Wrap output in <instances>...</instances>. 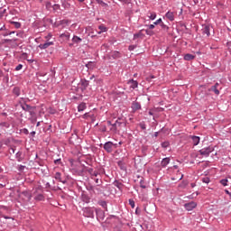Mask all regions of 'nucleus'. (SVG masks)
<instances>
[{
	"mask_svg": "<svg viewBox=\"0 0 231 231\" xmlns=\"http://www.w3.org/2000/svg\"><path fill=\"white\" fill-rule=\"evenodd\" d=\"M97 208L95 207H87L82 208L84 217H90V219H95V213Z\"/></svg>",
	"mask_w": 231,
	"mask_h": 231,
	"instance_id": "f257e3e1",
	"label": "nucleus"
},
{
	"mask_svg": "<svg viewBox=\"0 0 231 231\" xmlns=\"http://www.w3.org/2000/svg\"><path fill=\"white\" fill-rule=\"evenodd\" d=\"M108 125H112L110 131L113 133H116L118 127H122V125H125V121L122 118H118L114 124H111V121H107Z\"/></svg>",
	"mask_w": 231,
	"mask_h": 231,
	"instance_id": "f03ea898",
	"label": "nucleus"
},
{
	"mask_svg": "<svg viewBox=\"0 0 231 231\" xmlns=\"http://www.w3.org/2000/svg\"><path fill=\"white\" fill-rule=\"evenodd\" d=\"M33 194L35 201H44L45 198L42 194V186L36 187Z\"/></svg>",
	"mask_w": 231,
	"mask_h": 231,
	"instance_id": "7ed1b4c3",
	"label": "nucleus"
},
{
	"mask_svg": "<svg viewBox=\"0 0 231 231\" xmlns=\"http://www.w3.org/2000/svg\"><path fill=\"white\" fill-rule=\"evenodd\" d=\"M116 147H118V144L113 143V142L108 141L105 143L103 149L106 151V152L111 153L113 152V151H115V149H116Z\"/></svg>",
	"mask_w": 231,
	"mask_h": 231,
	"instance_id": "20e7f679",
	"label": "nucleus"
},
{
	"mask_svg": "<svg viewBox=\"0 0 231 231\" xmlns=\"http://www.w3.org/2000/svg\"><path fill=\"white\" fill-rule=\"evenodd\" d=\"M200 156H203L204 158H208L210 156L211 152H214V147L213 146H208L205 148H202L199 151Z\"/></svg>",
	"mask_w": 231,
	"mask_h": 231,
	"instance_id": "39448f33",
	"label": "nucleus"
},
{
	"mask_svg": "<svg viewBox=\"0 0 231 231\" xmlns=\"http://www.w3.org/2000/svg\"><path fill=\"white\" fill-rule=\"evenodd\" d=\"M54 180H56V181H59L60 183H62L63 185H66V183H68V179H66V177L62 176V173L60 171H57L54 175H53Z\"/></svg>",
	"mask_w": 231,
	"mask_h": 231,
	"instance_id": "423d86ee",
	"label": "nucleus"
},
{
	"mask_svg": "<svg viewBox=\"0 0 231 231\" xmlns=\"http://www.w3.org/2000/svg\"><path fill=\"white\" fill-rule=\"evenodd\" d=\"M96 216H97V221H99V223H102V221H104V219H106V212H104V210L100 209V208H96Z\"/></svg>",
	"mask_w": 231,
	"mask_h": 231,
	"instance_id": "0eeeda50",
	"label": "nucleus"
},
{
	"mask_svg": "<svg viewBox=\"0 0 231 231\" xmlns=\"http://www.w3.org/2000/svg\"><path fill=\"white\" fill-rule=\"evenodd\" d=\"M212 28V26L208 25V24H202V35H207V37H210V29Z\"/></svg>",
	"mask_w": 231,
	"mask_h": 231,
	"instance_id": "6e6552de",
	"label": "nucleus"
},
{
	"mask_svg": "<svg viewBox=\"0 0 231 231\" xmlns=\"http://www.w3.org/2000/svg\"><path fill=\"white\" fill-rule=\"evenodd\" d=\"M219 89H221V86L219 83H216L215 85L211 86L210 88H208V91L215 93V95H219Z\"/></svg>",
	"mask_w": 231,
	"mask_h": 231,
	"instance_id": "1a4fd4ad",
	"label": "nucleus"
},
{
	"mask_svg": "<svg viewBox=\"0 0 231 231\" xmlns=\"http://www.w3.org/2000/svg\"><path fill=\"white\" fill-rule=\"evenodd\" d=\"M196 207H198V204L194 201L184 204V208H186L188 211L194 210Z\"/></svg>",
	"mask_w": 231,
	"mask_h": 231,
	"instance_id": "9d476101",
	"label": "nucleus"
},
{
	"mask_svg": "<svg viewBox=\"0 0 231 231\" xmlns=\"http://www.w3.org/2000/svg\"><path fill=\"white\" fill-rule=\"evenodd\" d=\"M88 86H89V81L87 79H81L79 82V88L81 91H86L88 89Z\"/></svg>",
	"mask_w": 231,
	"mask_h": 231,
	"instance_id": "9b49d317",
	"label": "nucleus"
},
{
	"mask_svg": "<svg viewBox=\"0 0 231 231\" xmlns=\"http://www.w3.org/2000/svg\"><path fill=\"white\" fill-rule=\"evenodd\" d=\"M87 172H88V174H90L91 180H95V178H97V176H98V174H100V172L93 170V168H88Z\"/></svg>",
	"mask_w": 231,
	"mask_h": 231,
	"instance_id": "f8f14e48",
	"label": "nucleus"
},
{
	"mask_svg": "<svg viewBox=\"0 0 231 231\" xmlns=\"http://www.w3.org/2000/svg\"><path fill=\"white\" fill-rule=\"evenodd\" d=\"M81 201H83V203L89 204L91 203V197H89V195H88L87 193L83 192L81 194Z\"/></svg>",
	"mask_w": 231,
	"mask_h": 231,
	"instance_id": "ddd939ff",
	"label": "nucleus"
},
{
	"mask_svg": "<svg viewBox=\"0 0 231 231\" xmlns=\"http://www.w3.org/2000/svg\"><path fill=\"white\" fill-rule=\"evenodd\" d=\"M189 138L191 139L194 146L199 145V142L201 140V138L199 136L190 135Z\"/></svg>",
	"mask_w": 231,
	"mask_h": 231,
	"instance_id": "4468645a",
	"label": "nucleus"
},
{
	"mask_svg": "<svg viewBox=\"0 0 231 231\" xmlns=\"http://www.w3.org/2000/svg\"><path fill=\"white\" fill-rule=\"evenodd\" d=\"M50 46H53V42H47L45 43H41L38 48L40 50H47V48H50Z\"/></svg>",
	"mask_w": 231,
	"mask_h": 231,
	"instance_id": "2eb2a0df",
	"label": "nucleus"
},
{
	"mask_svg": "<svg viewBox=\"0 0 231 231\" xmlns=\"http://www.w3.org/2000/svg\"><path fill=\"white\" fill-rule=\"evenodd\" d=\"M127 84L130 86L131 89H136V88H138V81L134 79L128 80Z\"/></svg>",
	"mask_w": 231,
	"mask_h": 231,
	"instance_id": "dca6fc26",
	"label": "nucleus"
},
{
	"mask_svg": "<svg viewBox=\"0 0 231 231\" xmlns=\"http://www.w3.org/2000/svg\"><path fill=\"white\" fill-rule=\"evenodd\" d=\"M131 107L133 111H138L142 109V105L138 101H134Z\"/></svg>",
	"mask_w": 231,
	"mask_h": 231,
	"instance_id": "f3484780",
	"label": "nucleus"
},
{
	"mask_svg": "<svg viewBox=\"0 0 231 231\" xmlns=\"http://www.w3.org/2000/svg\"><path fill=\"white\" fill-rule=\"evenodd\" d=\"M170 163H171V158L165 157L161 162V167H162V169H165V167H167V165H169Z\"/></svg>",
	"mask_w": 231,
	"mask_h": 231,
	"instance_id": "a211bd4d",
	"label": "nucleus"
},
{
	"mask_svg": "<svg viewBox=\"0 0 231 231\" xmlns=\"http://www.w3.org/2000/svg\"><path fill=\"white\" fill-rule=\"evenodd\" d=\"M21 107H22V109H23V111H26L27 113H29L30 110L32 109V108H34L35 106H30V105L24 103V104H21Z\"/></svg>",
	"mask_w": 231,
	"mask_h": 231,
	"instance_id": "6ab92c4d",
	"label": "nucleus"
},
{
	"mask_svg": "<svg viewBox=\"0 0 231 231\" xmlns=\"http://www.w3.org/2000/svg\"><path fill=\"white\" fill-rule=\"evenodd\" d=\"M14 33H15V31L5 30V31L0 32V36L8 37V35H14Z\"/></svg>",
	"mask_w": 231,
	"mask_h": 231,
	"instance_id": "aec40b11",
	"label": "nucleus"
},
{
	"mask_svg": "<svg viewBox=\"0 0 231 231\" xmlns=\"http://www.w3.org/2000/svg\"><path fill=\"white\" fill-rule=\"evenodd\" d=\"M113 186L118 188L119 190H122V189H124V184L120 181H118L117 180H116L113 182Z\"/></svg>",
	"mask_w": 231,
	"mask_h": 231,
	"instance_id": "412c9836",
	"label": "nucleus"
},
{
	"mask_svg": "<svg viewBox=\"0 0 231 231\" xmlns=\"http://www.w3.org/2000/svg\"><path fill=\"white\" fill-rule=\"evenodd\" d=\"M96 67H97V63L95 61H88L86 64V68H88V69H95Z\"/></svg>",
	"mask_w": 231,
	"mask_h": 231,
	"instance_id": "4be33fe9",
	"label": "nucleus"
},
{
	"mask_svg": "<svg viewBox=\"0 0 231 231\" xmlns=\"http://www.w3.org/2000/svg\"><path fill=\"white\" fill-rule=\"evenodd\" d=\"M19 39L17 38H13V39H4L2 40V44H8V42H17Z\"/></svg>",
	"mask_w": 231,
	"mask_h": 231,
	"instance_id": "5701e85b",
	"label": "nucleus"
},
{
	"mask_svg": "<svg viewBox=\"0 0 231 231\" xmlns=\"http://www.w3.org/2000/svg\"><path fill=\"white\" fill-rule=\"evenodd\" d=\"M194 59H196V56L190 53H187L184 55V60L189 61V60H194Z\"/></svg>",
	"mask_w": 231,
	"mask_h": 231,
	"instance_id": "b1692460",
	"label": "nucleus"
},
{
	"mask_svg": "<svg viewBox=\"0 0 231 231\" xmlns=\"http://www.w3.org/2000/svg\"><path fill=\"white\" fill-rule=\"evenodd\" d=\"M88 106L86 105V103H81L78 106V111L79 113H82V111H85V109H87Z\"/></svg>",
	"mask_w": 231,
	"mask_h": 231,
	"instance_id": "393cba45",
	"label": "nucleus"
},
{
	"mask_svg": "<svg viewBox=\"0 0 231 231\" xmlns=\"http://www.w3.org/2000/svg\"><path fill=\"white\" fill-rule=\"evenodd\" d=\"M61 6L64 8V10H69L71 8V5L66 0L61 2Z\"/></svg>",
	"mask_w": 231,
	"mask_h": 231,
	"instance_id": "a878e982",
	"label": "nucleus"
},
{
	"mask_svg": "<svg viewBox=\"0 0 231 231\" xmlns=\"http://www.w3.org/2000/svg\"><path fill=\"white\" fill-rule=\"evenodd\" d=\"M98 30H100L99 32H97L98 35H100V33H104L105 32H107V27H106V25L104 24H100L98 26Z\"/></svg>",
	"mask_w": 231,
	"mask_h": 231,
	"instance_id": "bb28decb",
	"label": "nucleus"
},
{
	"mask_svg": "<svg viewBox=\"0 0 231 231\" xmlns=\"http://www.w3.org/2000/svg\"><path fill=\"white\" fill-rule=\"evenodd\" d=\"M165 17H167L169 21H174V13L168 11L165 14Z\"/></svg>",
	"mask_w": 231,
	"mask_h": 231,
	"instance_id": "cd10ccee",
	"label": "nucleus"
},
{
	"mask_svg": "<svg viewBox=\"0 0 231 231\" xmlns=\"http://www.w3.org/2000/svg\"><path fill=\"white\" fill-rule=\"evenodd\" d=\"M22 194L24 196V198H26L27 201H32V193L28 191H23Z\"/></svg>",
	"mask_w": 231,
	"mask_h": 231,
	"instance_id": "c85d7f7f",
	"label": "nucleus"
},
{
	"mask_svg": "<svg viewBox=\"0 0 231 231\" xmlns=\"http://www.w3.org/2000/svg\"><path fill=\"white\" fill-rule=\"evenodd\" d=\"M72 42H74V44H80V42H82V40L80 37L74 35L72 38Z\"/></svg>",
	"mask_w": 231,
	"mask_h": 231,
	"instance_id": "c756f323",
	"label": "nucleus"
},
{
	"mask_svg": "<svg viewBox=\"0 0 231 231\" xmlns=\"http://www.w3.org/2000/svg\"><path fill=\"white\" fill-rule=\"evenodd\" d=\"M15 158L17 162H23V160H24V158L23 157V152H17L15 154Z\"/></svg>",
	"mask_w": 231,
	"mask_h": 231,
	"instance_id": "7c9ffc66",
	"label": "nucleus"
},
{
	"mask_svg": "<svg viewBox=\"0 0 231 231\" xmlns=\"http://www.w3.org/2000/svg\"><path fill=\"white\" fill-rule=\"evenodd\" d=\"M13 93L15 95V97L21 96V88L19 87H14L13 89Z\"/></svg>",
	"mask_w": 231,
	"mask_h": 231,
	"instance_id": "2f4dec72",
	"label": "nucleus"
},
{
	"mask_svg": "<svg viewBox=\"0 0 231 231\" xmlns=\"http://www.w3.org/2000/svg\"><path fill=\"white\" fill-rule=\"evenodd\" d=\"M98 205L102 207V208H105V210H107V202L106 200L98 201Z\"/></svg>",
	"mask_w": 231,
	"mask_h": 231,
	"instance_id": "473e14b6",
	"label": "nucleus"
},
{
	"mask_svg": "<svg viewBox=\"0 0 231 231\" xmlns=\"http://www.w3.org/2000/svg\"><path fill=\"white\" fill-rule=\"evenodd\" d=\"M0 127H2L3 129H10V123L1 122L0 123Z\"/></svg>",
	"mask_w": 231,
	"mask_h": 231,
	"instance_id": "72a5a7b5",
	"label": "nucleus"
},
{
	"mask_svg": "<svg viewBox=\"0 0 231 231\" xmlns=\"http://www.w3.org/2000/svg\"><path fill=\"white\" fill-rule=\"evenodd\" d=\"M94 192H96V194H102L104 189H102L100 186H94Z\"/></svg>",
	"mask_w": 231,
	"mask_h": 231,
	"instance_id": "f704fd0d",
	"label": "nucleus"
},
{
	"mask_svg": "<svg viewBox=\"0 0 231 231\" xmlns=\"http://www.w3.org/2000/svg\"><path fill=\"white\" fill-rule=\"evenodd\" d=\"M148 17L151 21H154L156 19V13L154 12H148Z\"/></svg>",
	"mask_w": 231,
	"mask_h": 231,
	"instance_id": "c9c22d12",
	"label": "nucleus"
},
{
	"mask_svg": "<svg viewBox=\"0 0 231 231\" xmlns=\"http://www.w3.org/2000/svg\"><path fill=\"white\" fill-rule=\"evenodd\" d=\"M37 109V106H34L32 109H31L28 113L30 115V116H37V113L35 112V110Z\"/></svg>",
	"mask_w": 231,
	"mask_h": 231,
	"instance_id": "e433bc0d",
	"label": "nucleus"
},
{
	"mask_svg": "<svg viewBox=\"0 0 231 231\" xmlns=\"http://www.w3.org/2000/svg\"><path fill=\"white\" fill-rule=\"evenodd\" d=\"M140 187H141V189H147V186L145 185V180L143 179V178H142L141 180H140Z\"/></svg>",
	"mask_w": 231,
	"mask_h": 231,
	"instance_id": "4c0bfd02",
	"label": "nucleus"
},
{
	"mask_svg": "<svg viewBox=\"0 0 231 231\" xmlns=\"http://www.w3.org/2000/svg\"><path fill=\"white\" fill-rule=\"evenodd\" d=\"M87 190H88V192H90V194H96L97 193L95 191V186L87 187Z\"/></svg>",
	"mask_w": 231,
	"mask_h": 231,
	"instance_id": "58836bf2",
	"label": "nucleus"
},
{
	"mask_svg": "<svg viewBox=\"0 0 231 231\" xmlns=\"http://www.w3.org/2000/svg\"><path fill=\"white\" fill-rule=\"evenodd\" d=\"M69 36H70L69 32H65V33L60 34V37L62 39H66L67 41H69Z\"/></svg>",
	"mask_w": 231,
	"mask_h": 231,
	"instance_id": "ea45409f",
	"label": "nucleus"
},
{
	"mask_svg": "<svg viewBox=\"0 0 231 231\" xmlns=\"http://www.w3.org/2000/svg\"><path fill=\"white\" fill-rule=\"evenodd\" d=\"M94 180L95 183H97V187H100V185H102L103 181L102 180H99V179H97V177H94Z\"/></svg>",
	"mask_w": 231,
	"mask_h": 231,
	"instance_id": "a19ab883",
	"label": "nucleus"
},
{
	"mask_svg": "<svg viewBox=\"0 0 231 231\" xmlns=\"http://www.w3.org/2000/svg\"><path fill=\"white\" fill-rule=\"evenodd\" d=\"M143 33H142V31L138 32L137 33L134 34V41L136 39H139V37H142Z\"/></svg>",
	"mask_w": 231,
	"mask_h": 231,
	"instance_id": "79ce46f5",
	"label": "nucleus"
},
{
	"mask_svg": "<svg viewBox=\"0 0 231 231\" xmlns=\"http://www.w3.org/2000/svg\"><path fill=\"white\" fill-rule=\"evenodd\" d=\"M139 127L143 130L145 131V129H147V125H145L144 122H142L139 124Z\"/></svg>",
	"mask_w": 231,
	"mask_h": 231,
	"instance_id": "37998d69",
	"label": "nucleus"
},
{
	"mask_svg": "<svg viewBox=\"0 0 231 231\" xmlns=\"http://www.w3.org/2000/svg\"><path fill=\"white\" fill-rule=\"evenodd\" d=\"M169 145H171V143H169L168 141L162 143V147L163 149H167V147H169Z\"/></svg>",
	"mask_w": 231,
	"mask_h": 231,
	"instance_id": "c03bdc74",
	"label": "nucleus"
},
{
	"mask_svg": "<svg viewBox=\"0 0 231 231\" xmlns=\"http://www.w3.org/2000/svg\"><path fill=\"white\" fill-rule=\"evenodd\" d=\"M11 24H14V28L16 29L21 28V23L19 22H11Z\"/></svg>",
	"mask_w": 231,
	"mask_h": 231,
	"instance_id": "a18cd8bd",
	"label": "nucleus"
},
{
	"mask_svg": "<svg viewBox=\"0 0 231 231\" xmlns=\"http://www.w3.org/2000/svg\"><path fill=\"white\" fill-rule=\"evenodd\" d=\"M29 120L31 123L35 124L37 122V116H30Z\"/></svg>",
	"mask_w": 231,
	"mask_h": 231,
	"instance_id": "49530a36",
	"label": "nucleus"
},
{
	"mask_svg": "<svg viewBox=\"0 0 231 231\" xmlns=\"http://www.w3.org/2000/svg\"><path fill=\"white\" fill-rule=\"evenodd\" d=\"M21 102H20V106L21 104H28V102H30L29 98H24V97H21Z\"/></svg>",
	"mask_w": 231,
	"mask_h": 231,
	"instance_id": "de8ad7c7",
	"label": "nucleus"
},
{
	"mask_svg": "<svg viewBox=\"0 0 231 231\" xmlns=\"http://www.w3.org/2000/svg\"><path fill=\"white\" fill-rule=\"evenodd\" d=\"M221 185H223L224 187H226L227 183H228V180L227 179H222L220 180Z\"/></svg>",
	"mask_w": 231,
	"mask_h": 231,
	"instance_id": "09e8293b",
	"label": "nucleus"
},
{
	"mask_svg": "<svg viewBox=\"0 0 231 231\" xmlns=\"http://www.w3.org/2000/svg\"><path fill=\"white\" fill-rule=\"evenodd\" d=\"M142 153L143 156H147V146L142 147Z\"/></svg>",
	"mask_w": 231,
	"mask_h": 231,
	"instance_id": "8fccbe9b",
	"label": "nucleus"
},
{
	"mask_svg": "<svg viewBox=\"0 0 231 231\" xmlns=\"http://www.w3.org/2000/svg\"><path fill=\"white\" fill-rule=\"evenodd\" d=\"M112 57H114V59H120V52L115 51V52L112 54Z\"/></svg>",
	"mask_w": 231,
	"mask_h": 231,
	"instance_id": "3c124183",
	"label": "nucleus"
},
{
	"mask_svg": "<svg viewBox=\"0 0 231 231\" xmlns=\"http://www.w3.org/2000/svg\"><path fill=\"white\" fill-rule=\"evenodd\" d=\"M22 57L28 60V62H33V60H28V54L27 53H23Z\"/></svg>",
	"mask_w": 231,
	"mask_h": 231,
	"instance_id": "603ef678",
	"label": "nucleus"
},
{
	"mask_svg": "<svg viewBox=\"0 0 231 231\" xmlns=\"http://www.w3.org/2000/svg\"><path fill=\"white\" fill-rule=\"evenodd\" d=\"M96 3H97V5H101V6H107V4H106L102 0H96Z\"/></svg>",
	"mask_w": 231,
	"mask_h": 231,
	"instance_id": "864d4df0",
	"label": "nucleus"
},
{
	"mask_svg": "<svg viewBox=\"0 0 231 231\" xmlns=\"http://www.w3.org/2000/svg\"><path fill=\"white\" fill-rule=\"evenodd\" d=\"M55 165H62V160L61 159H56L54 160Z\"/></svg>",
	"mask_w": 231,
	"mask_h": 231,
	"instance_id": "5fc2aeb1",
	"label": "nucleus"
},
{
	"mask_svg": "<svg viewBox=\"0 0 231 231\" xmlns=\"http://www.w3.org/2000/svg\"><path fill=\"white\" fill-rule=\"evenodd\" d=\"M109 219H118V217H116V216H115V215H110V216L106 218V222L109 221Z\"/></svg>",
	"mask_w": 231,
	"mask_h": 231,
	"instance_id": "6e6d98bb",
	"label": "nucleus"
},
{
	"mask_svg": "<svg viewBox=\"0 0 231 231\" xmlns=\"http://www.w3.org/2000/svg\"><path fill=\"white\" fill-rule=\"evenodd\" d=\"M161 28L162 29V30H169V26H167V24H165V23H163V22H162V23H161Z\"/></svg>",
	"mask_w": 231,
	"mask_h": 231,
	"instance_id": "4d7b16f0",
	"label": "nucleus"
},
{
	"mask_svg": "<svg viewBox=\"0 0 231 231\" xmlns=\"http://www.w3.org/2000/svg\"><path fill=\"white\" fill-rule=\"evenodd\" d=\"M162 23H163V21L162 20V18H159L158 20H156V21L153 23V24H154L155 26H158V24H161Z\"/></svg>",
	"mask_w": 231,
	"mask_h": 231,
	"instance_id": "13d9d810",
	"label": "nucleus"
},
{
	"mask_svg": "<svg viewBox=\"0 0 231 231\" xmlns=\"http://www.w3.org/2000/svg\"><path fill=\"white\" fill-rule=\"evenodd\" d=\"M202 181H203V183L208 184V183H210V179L208 177H205L202 179Z\"/></svg>",
	"mask_w": 231,
	"mask_h": 231,
	"instance_id": "bf43d9fd",
	"label": "nucleus"
},
{
	"mask_svg": "<svg viewBox=\"0 0 231 231\" xmlns=\"http://www.w3.org/2000/svg\"><path fill=\"white\" fill-rule=\"evenodd\" d=\"M24 169H26V166H24V165H19L18 166L19 172H23V171H24Z\"/></svg>",
	"mask_w": 231,
	"mask_h": 231,
	"instance_id": "052dcab7",
	"label": "nucleus"
},
{
	"mask_svg": "<svg viewBox=\"0 0 231 231\" xmlns=\"http://www.w3.org/2000/svg\"><path fill=\"white\" fill-rule=\"evenodd\" d=\"M128 50H129V51H134V50H136V45H130L128 47Z\"/></svg>",
	"mask_w": 231,
	"mask_h": 231,
	"instance_id": "680f3d73",
	"label": "nucleus"
},
{
	"mask_svg": "<svg viewBox=\"0 0 231 231\" xmlns=\"http://www.w3.org/2000/svg\"><path fill=\"white\" fill-rule=\"evenodd\" d=\"M53 10H60V5L59 4H55L53 6H52Z\"/></svg>",
	"mask_w": 231,
	"mask_h": 231,
	"instance_id": "e2e57ef3",
	"label": "nucleus"
},
{
	"mask_svg": "<svg viewBox=\"0 0 231 231\" xmlns=\"http://www.w3.org/2000/svg\"><path fill=\"white\" fill-rule=\"evenodd\" d=\"M21 69H23V64H19L15 67V71H21Z\"/></svg>",
	"mask_w": 231,
	"mask_h": 231,
	"instance_id": "0e129e2a",
	"label": "nucleus"
},
{
	"mask_svg": "<svg viewBox=\"0 0 231 231\" xmlns=\"http://www.w3.org/2000/svg\"><path fill=\"white\" fill-rule=\"evenodd\" d=\"M129 205L132 207V208H134V200L129 199Z\"/></svg>",
	"mask_w": 231,
	"mask_h": 231,
	"instance_id": "69168bd1",
	"label": "nucleus"
},
{
	"mask_svg": "<svg viewBox=\"0 0 231 231\" xmlns=\"http://www.w3.org/2000/svg\"><path fill=\"white\" fill-rule=\"evenodd\" d=\"M9 153L10 154H15V148L12 147L9 149Z\"/></svg>",
	"mask_w": 231,
	"mask_h": 231,
	"instance_id": "338daca9",
	"label": "nucleus"
},
{
	"mask_svg": "<svg viewBox=\"0 0 231 231\" xmlns=\"http://www.w3.org/2000/svg\"><path fill=\"white\" fill-rule=\"evenodd\" d=\"M60 24H69V20H61Z\"/></svg>",
	"mask_w": 231,
	"mask_h": 231,
	"instance_id": "774afa93",
	"label": "nucleus"
}]
</instances>
